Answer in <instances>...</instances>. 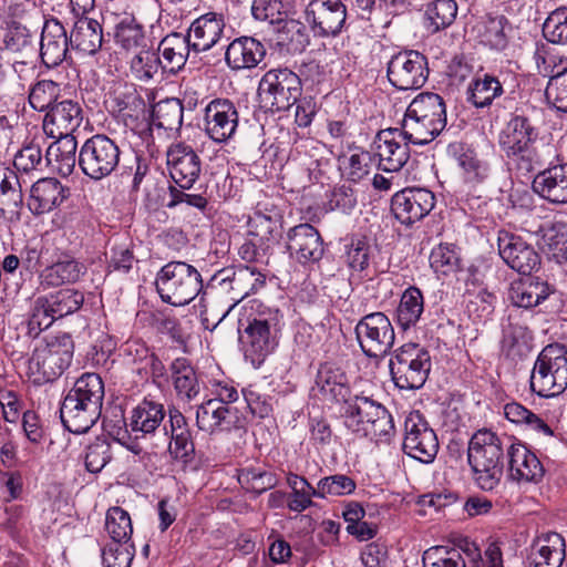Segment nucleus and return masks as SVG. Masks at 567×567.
Masks as SVG:
<instances>
[{
    "label": "nucleus",
    "mask_w": 567,
    "mask_h": 567,
    "mask_svg": "<svg viewBox=\"0 0 567 567\" xmlns=\"http://www.w3.org/2000/svg\"><path fill=\"white\" fill-rule=\"evenodd\" d=\"M131 72L137 80H151L161 68L162 61L157 53L142 49L131 59Z\"/></svg>",
    "instance_id": "69168bd1"
},
{
    "label": "nucleus",
    "mask_w": 567,
    "mask_h": 567,
    "mask_svg": "<svg viewBox=\"0 0 567 567\" xmlns=\"http://www.w3.org/2000/svg\"><path fill=\"white\" fill-rule=\"evenodd\" d=\"M386 78L396 90H419L429 78L427 59L415 50L400 51L388 61Z\"/></svg>",
    "instance_id": "2eb2a0df"
},
{
    "label": "nucleus",
    "mask_w": 567,
    "mask_h": 567,
    "mask_svg": "<svg viewBox=\"0 0 567 567\" xmlns=\"http://www.w3.org/2000/svg\"><path fill=\"white\" fill-rule=\"evenodd\" d=\"M508 477L517 483H538L545 470L538 457L520 442L507 446Z\"/></svg>",
    "instance_id": "bb28decb"
},
{
    "label": "nucleus",
    "mask_w": 567,
    "mask_h": 567,
    "mask_svg": "<svg viewBox=\"0 0 567 567\" xmlns=\"http://www.w3.org/2000/svg\"><path fill=\"white\" fill-rule=\"evenodd\" d=\"M45 299L55 320L78 311L84 301L83 293L70 288L61 289Z\"/></svg>",
    "instance_id": "5fc2aeb1"
},
{
    "label": "nucleus",
    "mask_w": 567,
    "mask_h": 567,
    "mask_svg": "<svg viewBox=\"0 0 567 567\" xmlns=\"http://www.w3.org/2000/svg\"><path fill=\"white\" fill-rule=\"evenodd\" d=\"M543 34L551 43H567V8L550 12L543 24Z\"/></svg>",
    "instance_id": "338daca9"
},
{
    "label": "nucleus",
    "mask_w": 567,
    "mask_h": 567,
    "mask_svg": "<svg viewBox=\"0 0 567 567\" xmlns=\"http://www.w3.org/2000/svg\"><path fill=\"white\" fill-rule=\"evenodd\" d=\"M161 299L175 307L188 305L203 289L200 272L185 261H169L156 275Z\"/></svg>",
    "instance_id": "6e6552de"
},
{
    "label": "nucleus",
    "mask_w": 567,
    "mask_h": 567,
    "mask_svg": "<svg viewBox=\"0 0 567 567\" xmlns=\"http://www.w3.org/2000/svg\"><path fill=\"white\" fill-rule=\"evenodd\" d=\"M533 189L548 202L567 203V165H555L539 172L533 181Z\"/></svg>",
    "instance_id": "72a5a7b5"
},
{
    "label": "nucleus",
    "mask_w": 567,
    "mask_h": 567,
    "mask_svg": "<svg viewBox=\"0 0 567 567\" xmlns=\"http://www.w3.org/2000/svg\"><path fill=\"white\" fill-rule=\"evenodd\" d=\"M196 423L200 431L209 434L229 432L241 426L236 409L210 399L197 408Z\"/></svg>",
    "instance_id": "393cba45"
},
{
    "label": "nucleus",
    "mask_w": 567,
    "mask_h": 567,
    "mask_svg": "<svg viewBox=\"0 0 567 567\" xmlns=\"http://www.w3.org/2000/svg\"><path fill=\"white\" fill-rule=\"evenodd\" d=\"M83 264L74 259L60 260L47 267L42 274V284L49 287H56L66 282H75L84 274Z\"/></svg>",
    "instance_id": "49530a36"
},
{
    "label": "nucleus",
    "mask_w": 567,
    "mask_h": 567,
    "mask_svg": "<svg viewBox=\"0 0 567 567\" xmlns=\"http://www.w3.org/2000/svg\"><path fill=\"white\" fill-rule=\"evenodd\" d=\"M237 478L243 488L257 495L274 488L278 483L275 473L257 466H246L240 468L238 471Z\"/></svg>",
    "instance_id": "09e8293b"
},
{
    "label": "nucleus",
    "mask_w": 567,
    "mask_h": 567,
    "mask_svg": "<svg viewBox=\"0 0 567 567\" xmlns=\"http://www.w3.org/2000/svg\"><path fill=\"white\" fill-rule=\"evenodd\" d=\"M190 50L193 49L189 38L176 32L167 34L158 45V52L162 55L161 68L176 73L185 65Z\"/></svg>",
    "instance_id": "ea45409f"
},
{
    "label": "nucleus",
    "mask_w": 567,
    "mask_h": 567,
    "mask_svg": "<svg viewBox=\"0 0 567 567\" xmlns=\"http://www.w3.org/2000/svg\"><path fill=\"white\" fill-rule=\"evenodd\" d=\"M115 41L125 50L137 49L144 42V32L134 17L126 16L122 18L115 25Z\"/></svg>",
    "instance_id": "4d7b16f0"
},
{
    "label": "nucleus",
    "mask_w": 567,
    "mask_h": 567,
    "mask_svg": "<svg viewBox=\"0 0 567 567\" xmlns=\"http://www.w3.org/2000/svg\"><path fill=\"white\" fill-rule=\"evenodd\" d=\"M409 144L412 143L403 138L402 127L380 131L373 142L379 167L384 172L400 171L410 157Z\"/></svg>",
    "instance_id": "4be33fe9"
},
{
    "label": "nucleus",
    "mask_w": 567,
    "mask_h": 567,
    "mask_svg": "<svg viewBox=\"0 0 567 567\" xmlns=\"http://www.w3.org/2000/svg\"><path fill=\"white\" fill-rule=\"evenodd\" d=\"M239 125L236 105L228 99H214L204 109V132L218 144L234 138Z\"/></svg>",
    "instance_id": "f3484780"
},
{
    "label": "nucleus",
    "mask_w": 567,
    "mask_h": 567,
    "mask_svg": "<svg viewBox=\"0 0 567 567\" xmlns=\"http://www.w3.org/2000/svg\"><path fill=\"white\" fill-rule=\"evenodd\" d=\"M373 158L370 152L355 150L339 157L342 174L352 182H359L370 173Z\"/></svg>",
    "instance_id": "8fccbe9b"
},
{
    "label": "nucleus",
    "mask_w": 567,
    "mask_h": 567,
    "mask_svg": "<svg viewBox=\"0 0 567 567\" xmlns=\"http://www.w3.org/2000/svg\"><path fill=\"white\" fill-rule=\"evenodd\" d=\"M70 37L58 19L45 20L40 41V56L47 68H55L66 61Z\"/></svg>",
    "instance_id": "c85d7f7f"
},
{
    "label": "nucleus",
    "mask_w": 567,
    "mask_h": 567,
    "mask_svg": "<svg viewBox=\"0 0 567 567\" xmlns=\"http://www.w3.org/2000/svg\"><path fill=\"white\" fill-rule=\"evenodd\" d=\"M171 178L181 188H192L202 172V161L195 150L185 142H174L166 151Z\"/></svg>",
    "instance_id": "6ab92c4d"
},
{
    "label": "nucleus",
    "mask_w": 567,
    "mask_h": 567,
    "mask_svg": "<svg viewBox=\"0 0 567 567\" xmlns=\"http://www.w3.org/2000/svg\"><path fill=\"white\" fill-rule=\"evenodd\" d=\"M281 318L278 309H261V305L241 309L237 327L239 341L245 360L255 369L277 348Z\"/></svg>",
    "instance_id": "f03ea898"
},
{
    "label": "nucleus",
    "mask_w": 567,
    "mask_h": 567,
    "mask_svg": "<svg viewBox=\"0 0 567 567\" xmlns=\"http://www.w3.org/2000/svg\"><path fill=\"white\" fill-rule=\"evenodd\" d=\"M498 252L502 259L515 271L530 275L540 265V258L533 246L520 236L501 230L497 238Z\"/></svg>",
    "instance_id": "412c9836"
},
{
    "label": "nucleus",
    "mask_w": 567,
    "mask_h": 567,
    "mask_svg": "<svg viewBox=\"0 0 567 567\" xmlns=\"http://www.w3.org/2000/svg\"><path fill=\"white\" fill-rule=\"evenodd\" d=\"M567 388V349L549 344L538 354L530 375V389L539 396H555Z\"/></svg>",
    "instance_id": "9d476101"
},
{
    "label": "nucleus",
    "mask_w": 567,
    "mask_h": 567,
    "mask_svg": "<svg viewBox=\"0 0 567 567\" xmlns=\"http://www.w3.org/2000/svg\"><path fill=\"white\" fill-rule=\"evenodd\" d=\"M47 150L45 162L63 177L70 176L76 164L78 142L74 136L55 137Z\"/></svg>",
    "instance_id": "58836bf2"
},
{
    "label": "nucleus",
    "mask_w": 567,
    "mask_h": 567,
    "mask_svg": "<svg viewBox=\"0 0 567 567\" xmlns=\"http://www.w3.org/2000/svg\"><path fill=\"white\" fill-rule=\"evenodd\" d=\"M511 439L489 429L477 430L471 437L467 461L475 484L483 491H494L504 474V456Z\"/></svg>",
    "instance_id": "20e7f679"
},
{
    "label": "nucleus",
    "mask_w": 567,
    "mask_h": 567,
    "mask_svg": "<svg viewBox=\"0 0 567 567\" xmlns=\"http://www.w3.org/2000/svg\"><path fill=\"white\" fill-rule=\"evenodd\" d=\"M66 198V189L55 178H40L30 188L28 207L33 215L50 213Z\"/></svg>",
    "instance_id": "473e14b6"
},
{
    "label": "nucleus",
    "mask_w": 567,
    "mask_h": 567,
    "mask_svg": "<svg viewBox=\"0 0 567 567\" xmlns=\"http://www.w3.org/2000/svg\"><path fill=\"white\" fill-rule=\"evenodd\" d=\"M389 368L398 388L420 389L431 371V357L424 347L412 342L405 343L393 352Z\"/></svg>",
    "instance_id": "9b49d317"
},
{
    "label": "nucleus",
    "mask_w": 567,
    "mask_h": 567,
    "mask_svg": "<svg viewBox=\"0 0 567 567\" xmlns=\"http://www.w3.org/2000/svg\"><path fill=\"white\" fill-rule=\"evenodd\" d=\"M120 156L121 151L115 141L105 134H95L80 147L78 162L85 176L101 181L116 169Z\"/></svg>",
    "instance_id": "ddd939ff"
},
{
    "label": "nucleus",
    "mask_w": 567,
    "mask_h": 567,
    "mask_svg": "<svg viewBox=\"0 0 567 567\" xmlns=\"http://www.w3.org/2000/svg\"><path fill=\"white\" fill-rule=\"evenodd\" d=\"M447 151L457 164L465 184L476 186L488 178L491 174L488 162L482 158L470 145L453 143L449 145Z\"/></svg>",
    "instance_id": "c756f323"
},
{
    "label": "nucleus",
    "mask_w": 567,
    "mask_h": 567,
    "mask_svg": "<svg viewBox=\"0 0 567 567\" xmlns=\"http://www.w3.org/2000/svg\"><path fill=\"white\" fill-rule=\"evenodd\" d=\"M83 121L81 105L73 100H62L55 103L43 120V130L51 137L73 136Z\"/></svg>",
    "instance_id": "cd10ccee"
},
{
    "label": "nucleus",
    "mask_w": 567,
    "mask_h": 567,
    "mask_svg": "<svg viewBox=\"0 0 567 567\" xmlns=\"http://www.w3.org/2000/svg\"><path fill=\"white\" fill-rule=\"evenodd\" d=\"M41 144L37 137L25 141L22 147L16 153L13 165L19 172L30 173L39 171L43 166Z\"/></svg>",
    "instance_id": "13d9d810"
},
{
    "label": "nucleus",
    "mask_w": 567,
    "mask_h": 567,
    "mask_svg": "<svg viewBox=\"0 0 567 567\" xmlns=\"http://www.w3.org/2000/svg\"><path fill=\"white\" fill-rule=\"evenodd\" d=\"M264 44L249 37L234 40L226 50L225 60L233 70L252 69L265 58Z\"/></svg>",
    "instance_id": "c9c22d12"
},
{
    "label": "nucleus",
    "mask_w": 567,
    "mask_h": 567,
    "mask_svg": "<svg viewBox=\"0 0 567 567\" xmlns=\"http://www.w3.org/2000/svg\"><path fill=\"white\" fill-rule=\"evenodd\" d=\"M458 6L455 0H432L425 9L427 29L437 32L450 27L456 19Z\"/></svg>",
    "instance_id": "de8ad7c7"
},
{
    "label": "nucleus",
    "mask_w": 567,
    "mask_h": 567,
    "mask_svg": "<svg viewBox=\"0 0 567 567\" xmlns=\"http://www.w3.org/2000/svg\"><path fill=\"white\" fill-rule=\"evenodd\" d=\"M435 206L434 194L425 188H405L392 196L391 212L402 225L423 219Z\"/></svg>",
    "instance_id": "a211bd4d"
},
{
    "label": "nucleus",
    "mask_w": 567,
    "mask_h": 567,
    "mask_svg": "<svg viewBox=\"0 0 567 567\" xmlns=\"http://www.w3.org/2000/svg\"><path fill=\"white\" fill-rule=\"evenodd\" d=\"M104 384L96 373H84L68 392L60 408L64 427L74 434L87 432L100 419Z\"/></svg>",
    "instance_id": "7ed1b4c3"
},
{
    "label": "nucleus",
    "mask_w": 567,
    "mask_h": 567,
    "mask_svg": "<svg viewBox=\"0 0 567 567\" xmlns=\"http://www.w3.org/2000/svg\"><path fill=\"white\" fill-rule=\"evenodd\" d=\"M23 193L17 172L0 166V205L8 209H16L22 205Z\"/></svg>",
    "instance_id": "3c124183"
},
{
    "label": "nucleus",
    "mask_w": 567,
    "mask_h": 567,
    "mask_svg": "<svg viewBox=\"0 0 567 567\" xmlns=\"http://www.w3.org/2000/svg\"><path fill=\"white\" fill-rule=\"evenodd\" d=\"M102 41L103 30L97 20L82 17L74 23L70 34L72 49L93 55L101 49Z\"/></svg>",
    "instance_id": "4c0bfd02"
},
{
    "label": "nucleus",
    "mask_w": 567,
    "mask_h": 567,
    "mask_svg": "<svg viewBox=\"0 0 567 567\" xmlns=\"http://www.w3.org/2000/svg\"><path fill=\"white\" fill-rule=\"evenodd\" d=\"M134 555L132 543L111 542L102 550V563L104 567H130Z\"/></svg>",
    "instance_id": "0e129e2a"
},
{
    "label": "nucleus",
    "mask_w": 567,
    "mask_h": 567,
    "mask_svg": "<svg viewBox=\"0 0 567 567\" xmlns=\"http://www.w3.org/2000/svg\"><path fill=\"white\" fill-rule=\"evenodd\" d=\"M184 105L177 99L159 101L153 107V117L156 126L166 131L181 128L183 124Z\"/></svg>",
    "instance_id": "603ef678"
},
{
    "label": "nucleus",
    "mask_w": 567,
    "mask_h": 567,
    "mask_svg": "<svg viewBox=\"0 0 567 567\" xmlns=\"http://www.w3.org/2000/svg\"><path fill=\"white\" fill-rule=\"evenodd\" d=\"M431 267L436 272L449 274L458 268L460 256L452 244H440L430 255Z\"/></svg>",
    "instance_id": "774afa93"
},
{
    "label": "nucleus",
    "mask_w": 567,
    "mask_h": 567,
    "mask_svg": "<svg viewBox=\"0 0 567 567\" xmlns=\"http://www.w3.org/2000/svg\"><path fill=\"white\" fill-rule=\"evenodd\" d=\"M354 333L362 352L369 358L385 355L395 341L390 319L380 311L363 316L355 324Z\"/></svg>",
    "instance_id": "4468645a"
},
{
    "label": "nucleus",
    "mask_w": 567,
    "mask_h": 567,
    "mask_svg": "<svg viewBox=\"0 0 567 567\" xmlns=\"http://www.w3.org/2000/svg\"><path fill=\"white\" fill-rule=\"evenodd\" d=\"M446 123L443 97L437 93L422 92L406 107L401 122L403 138L413 145H426L442 133Z\"/></svg>",
    "instance_id": "423d86ee"
},
{
    "label": "nucleus",
    "mask_w": 567,
    "mask_h": 567,
    "mask_svg": "<svg viewBox=\"0 0 567 567\" xmlns=\"http://www.w3.org/2000/svg\"><path fill=\"white\" fill-rule=\"evenodd\" d=\"M344 427L358 437L390 443L395 434L391 413L381 403L365 395H351L340 405Z\"/></svg>",
    "instance_id": "39448f33"
},
{
    "label": "nucleus",
    "mask_w": 567,
    "mask_h": 567,
    "mask_svg": "<svg viewBox=\"0 0 567 567\" xmlns=\"http://www.w3.org/2000/svg\"><path fill=\"white\" fill-rule=\"evenodd\" d=\"M404 453L421 463H432L439 452V440L427 420L419 412L412 411L404 421Z\"/></svg>",
    "instance_id": "dca6fc26"
},
{
    "label": "nucleus",
    "mask_w": 567,
    "mask_h": 567,
    "mask_svg": "<svg viewBox=\"0 0 567 567\" xmlns=\"http://www.w3.org/2000/svg\"><path fill=\"white\" fill-rule=\"evenodd\" d=\"M41 18L40 10L34 3L10 4L2 25V42L6 50L13 53H33Z\"/></svg>",
    "instance_id": "1a4fd4ad"
},
{
    "label": "nucleus",
    "mask_w": 567,
    "mask_h": 567,
    "mask_svg": "<svg viewBox=\"0 0 567 567\" xmlns=\"http://www.w3.org/2000/svg\"><path fill=\"white\" fill-rule=\"evenodd\" d=\"M355 488L357 484L354 480L346 474L326 476L320 478L317 483V494H319V498L351 495Z\"/></svg>",
    "instance_id": "052dcab7"
},
{
    "label": "nucleus",
    "mask_w": 567,
    "mask_h": 567,
    "mask_svg": "<svg viewBox=\"0 0 567 567\" xmlns=\"http://www.w3.org/2000/svg\"><path fill=\"white\" fill-rule=\"evenodd\" d=\"M171 374L179 398L190 401L199 394L200 388L195 369L186 358H177L172 362Z\"/></svg>",
    "instance_id": "37998d69"
},
{
    "label": "nucleus",
    "mask_w": 567,
    "mask_h": 567,
    "mask_svg": "<svg viewBox=\"0 0 567 567\" xmlns=\"http://www.w3.org/2000/svg\"><path fill=\"white\" fill-rule=\"evenodd\" d=\"M462 549L473 567H504L502 550L499 546L494 543L487 546L484 555L481 554L475 543L467 540H465Z\"/></svg>",
    "instance_id": "e2e57ef3"
},
{
    "label": "nucleus",
    "mask_w": 567,
    "mask_h": 567,
    "mask_svg": "<svg viewBox=\"0 0 567 567\" xmlns=\"http://www.w3.org/2000/svg\"><path fill=\"white\" fill-rule=\"evenodd\" d=\"M61 93L60 84L52 80H41L34 83L29 90V104L38 112H48L55 103Z\"/></svg>",
    "instance_id": "864d4df0"
},
{
    "label": "nucleus",
    "mask_w": 567,
    "mask_h": 567,
    "mask_svg": "<svg viewBox=\"0 0 567 567\" xmlns=\"http://www.w3.org/2000/svg\"><path fill=\"white\" fill-rule=\"evenodd\" d=\"M564 537L555 532L542 534L529 547L527 560L529 567H560L565 559Z\"/></svg>",
    "instance_id": "7c9ffc66"
},
{
    "label": "nucleus",
    "mask_w": 567,
    "mask_h": 567,
    "mask_svg": "<svg viewBox=\"0 0 567 567\" xmlns=\"http://www.w3.org/2000/svg\"><path fill=\"white\" fill-rule=\"evenodd\" d=\"M168 424L163 425L164 442L172 458L187 463L195 453V445L192 439L186 417L176 408L168 409Z\"/></svg>",
    "instance_id": "5701e85b"
},
{
    "label": "nucleus",
    "mask_w": 567,
    "mask_h": 567,
    "mask_svg": "<svg viewBox=\"0 0 567 567\" xmlns=\"http://www.w3.org/2000/svg\"><path fill=\"white\" fill-rule=\"evenodd\" d=\"M497 142L506 158L526 172L551 165L558 158L556 145L549 138L540 137L533 121L523 114L511 115L499 131Z\"/></svg>",
    "instance_id": "f257e3e1"
},
{
    "label": "nucleus",
    "mask_w": 567,
    "mask_h": 567,
    "mask_svg": "<svg viewBox=\"0 0 567 567\" xmlns=\"http://www.w3.org/2000/svg\"><path fill=\"white\" fill-rule=\"evenodd\" d=\"M424 310V298L421 290L411 286L404 290L396 308V322L406 330L415 326Z\"/></svg>",
    "instance_id": "c03bdc74"
},
{
    "label": "nucleus",
    "mask_w": 567,
    "mask_h": 567,
    "mask_svg": "<svg viewBox=\"0 0 567 567\" xmlns=\"http://www.w3.org/2000/svg\"><path fill=\"white\" fill-rule=\"evenodd\" d=\"M504 93L499 80L491 74H475L467 87V102L476 109L492 105Z\"/></svg>",
    "instance_id": "a19ab883"
},
{
    "label": "nucleus",
    "mask_w": 567,
    "mask_h": 567,
    "mask_svg": "<svg viewBox=\"0 0 567 567\" xmlns=\"http://www.w3.org/2000/svg\"><path fill=\"white\" fill-rule=\"evenodd\" d=\"M166 416L164 404L151 399L144 398L135 408L132 409L130 415V427L136 435H154L161 427Z\"/></svg>",
    "instance_id": "f704fd0d"
},
{
    "label": "nucleus",
    "mask_w": 567,
    "mask_h": 567,
    "mask_svg": "<svg viewBox=\"0 0 567 567\" xmlns=\"http://www.w3.org/2000/svg\"><path fill=\"white\" fill-rule=\"evenodd\" d=\"M549 293V286L546 282L527 278L512 285L509 297L514 306L529 309L547 299Z\"/></svg>",
    "instance_id": "79ce46f5"
},
{
    "label": "nucleus",
    "mask_w": 567,
    "mask_h": 567,
    "mask_svg": "<svg viewBox=\"0 0 567 567\" xmlns=\"http://www.w3.org/2000/svg\"><path fill=\"white\" fill-rule=\"evenodd\" d=\"M225 21L221 14L208 12L190 24L186 38H189L194 52L212 49L223 37Z\"/></svg>",
    "instance_id": "2f4dec72"
},
{
    "label": "nucleus",
    "mask_w": 567,
    "mask_h": 567,
    "mask_svg": "<svg viewBox=\"0 0 567 567\" xmlns=\"http://www.w3.org/2000/svg\"><path fill=\"white\" fill-rule=\"evenodd\" d=\"M300 78L288 68L267 71L258 86V95L262 106L270 112L287 111L301 96Z\"/></svg>",
    "instance_id": "f8f14e48"
},
{
    "label": "nucleus",
    "mask_w": 567,
    "mask_h": 567,
    "mask_svg": "<svg viewBox=\"0 0 567 567\" xmlns=\"http://www.w3.org/2000/svg\"><path fill=\"white\" fill-rule=\"evenodd\" d=\"M505 417L517 425H523L527 430L545 436H553L551 427L540 416L528 410L518 402H508L503 406Z\"/></svg>",
    "instance_id": "a18cd8bd"
},
{
    "label": "nucleus",
    "mask_w": 567,
    "mask_h": 567,
    "mask_svg": "<svg viewBox=\"0 0 567 567\" xmlns=\"http://www.w3.org/2000/svg\"><path fill=\"white\" fill-rule=\"evenodd\" d=\"M105 529L112 542H130L133 533L130 514L118 506L109 508L105 517Z\"/></svg>",
    "instance_id": "6e6d98bb"
},
{
    "label": "nucleus",
    "mask_w": 567,
    "mask_h": 567,
    "mask_svg": "<svg viewBox=\"0 0 567 567\" xmlns=\"http://www.w3.org/2000/svg\"><path fill=\"white\" fill-rule=\"evenodd\" d=\"M423 567H466L465 560L456 548L435 546L423 554Z\"/></svg>",
    "instance_id": "680f3d73"
},
{
    "label": "nucleus",
    "mask_w": 567,
    "mask_h": 567,
    "mask_svg": "<svg viewBox=\"0 0 567 567\" xmlns=\"http://www.w3.org/2000/svg\"><path fill=\"white\" fill-rule=\"evenodd\" d=\"M286 246L300 264L319 261L323 256V240L310 224H299L287 233Z\"/></svg>",
    "instance_id": "b1692460"
},
{
    "label": "nucleus",
    "mask_w": 567,
    "mask_h": 567,
    "mask_svg": "<svg viewBox=\"0 0 567 567\" xmlns=\"http://www.w3.org/2000/svg\"><path fill=\"white\" fill-rule=\"evenodd\" d=\"M54 316H51L50 308L45 297H38L30 308L27 319V333L31 338H37L43 330L51 327L54 322Z\"/></svg>",
    "instance_id": "bf43d9fd"
},
{
    "label": "nucleus",
    "mask_w": 567,
    "mask_h": 567,
    "mask_svg": "<svg viewBox=\"0 0 567 567\" xmlns=\"http://www.w3.org/2000/svg\"><path fill=\"white\" fill-rule=\"evenodd\" d=\"M74 343L70 334L60 333L39 344L28 360L27 374L38 385L56 380L70 367Z\"/></svg>",
    "instance_id": "0eeeda50"
},
{
    "label": "nucleus",
    "mask_w": 567,
    "mask_h": 567,
    "mask_svg": "<svg viewBox=\"0 0 567 567\" xmlns=\"http://www.w3.org/2000/svg\"><path fill=\"white\" fill-rule=\"evenodd\" d=\"M251 13L256 20L270 24H282L281 31L292 32L303 37L305 27L297 20L287 19V12L282 0H254Z\"/></svg>",
    "instance_id": "e433bc0d"
},
{
    "label": "nucleus",
    "mask_w": 567,
    "mask_h": 567,
    "mask_svg": "<svg viewBox=\"0 0 567 567\" xmlns=\"http://www.w3.org/2000/svg\"><path fill=\"white\" fill-rule=\"evenodd\" d=\"M312 391L322 401L339 405L352 395L346 372L330 362L320 364Z\"/></svg>",
    "instance_id": "a878e982"
},
{
    "label": "nucleus",
    "mask_w": 567,
    "mask_h": 567,
    "mask_svg": "<svg viewBox=\"0 0 567 567\" xmlns=\"http://www.w3.org/2000/svg\"><path fill=\"white\" fill-rule=\"evenodd\" d=\"M346 19L347 9L341 0H312L306 8V20L316 35L339 34Z\"/></svg>",
    "instance_id": "aec40b11"
}]
</instances>
